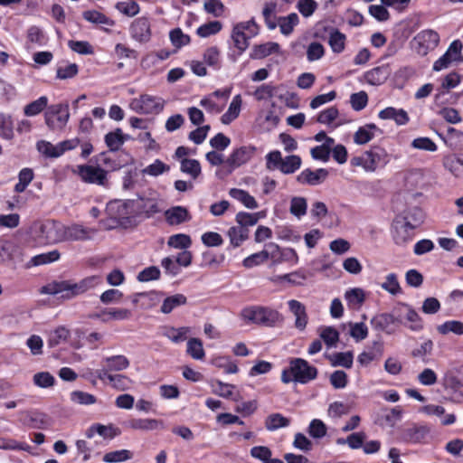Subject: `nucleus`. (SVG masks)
<instances>
[{
	"label": "nucleus",
	"instance_id": "obj_1",
	"mask_svg": "<svg viewBox=\"0 0 463 463\" xmlns=\"http://www.w3.org/2000/svg\"><path fill=\"white\" fill-rule=\"evenodd\" d=\"M96 277H88L79 282L69 280L52 281L41 288L42 294L61 295V298L71 299L81 295L96 285Z\"/></svg>",
	"mask_w": 463,
	"mask_h": 463
},
{
	"label": "nucleus",
	"instance_id": "obj_2",
	"mask_svg": "<svg viewBox=\"0 0 463 463\" xmlns=\"http://www.w3.org/2000/svg\"><path fill=\"white\" fill-rule=\"evenodd\" d=\"M317 373V369L305 359L293 358L289 361V366L282 371L281 381L284 383L295 382L306 384L315 380Z\"/></svg>",
	"mask_w": 463,
	"mask_h": 463
},
{
	"label": "nucleus",
	"instance_id": "obj_3",
	"mask_svg": "<svg viewBox=\"0 0 463 463\" xmlns=\"http://www.w3.org/2000/svg\"><path fill=\"white\" fill-rule=\"evenodd\" d=\"M31 229L39 243L55 244L64 241V225L54 220L36 222Z\"/></svg>",
	"mask_w": 463,
	"mask_h": 463
},
{
	"label": "nucleus",
	"instance_id": "obj_4",
	"mask_svg": "<svg viewBox=\"0 0 463 463\" xmlns=\"http://www.w3.org/2000/svg\"><path fill=\"white\" fill-rule=\"evenodd\" d=\"M241 317L246 323L269 327L274 326L277 323L282 321V316L278 310L263 306L244 307L241 312Z\"/></svg>",
	"mask_w": 463,
	"mask_h": 463
},
{
	"label": "nucleus",
	"instance_id": "obj_5",
	"mask_svg": "<svg viewBox=\"0 0 463 463\" xmlns=\"http://www.w3.org/2000/svg\"><path fill=\"white\" fill-rule=\"evenodd\" d=\"M390 156L385 149L375 146L364 152L361 156L353 159V165L362 166L368 172H373L379 166L385 165Z\"/></svg>",
	"mask_w": 463,
	"mask_h": 463
},
{
	"label": "nucleus",
	"instance_id": "obj_6",
	"mask_svg": "<svg viewBox=\"0 0 463 463\" xmlns=\"http://www.w3.org/2000/svg\"><path fill=\"white\" fill-rule=\"evenodd\" d=\"M165 103L160 97L143 94L133 99L129 103V108L138 114H159L164 109Z\"/></svg>",
	"mask_w": 463,
	"mask_h": 463
},
{
	"label": "nucleus",
	"instance_id": "obj_7",
	"mask_svg": "<svg viewBox=\"0 0 463 463\" xmlns=\"http://www.w3.org/2000/svg\"><path fill=\"white\" fill-rule=\"evenodd\" d=\"M439 43V33L434 30L427 29L414 36L411 41V46L418 54L425 56L430 51L434 50Z\"/></svg>",
	"mask_w": 463,
	"mask_h": 463
},
{
	"label": "nucleus",
	"instance_id": "obj_8",
	"mask_svg": "<svg viewBox=\"0 0 463 463\" xmlns=\"http://www.w3.org/2000/svg\"><path fill=\"white\" fill-rule=\"evenodd\" d=\"M69 118L68 104L51 105L45 112V123L52 130H62Z\"/></svg>",
	"mask_w": 463,
	"mask_h": 463
},
{
	"label": "nucleus",
	"instance_id": "obj_9",
	"mask_svg": "<svg viewBox=\"0 0 463 463\" xmlns=\"http://www.w3.org/2000/svg\"><path fill=\"white\" fill-rule=\"evenodd\" d=\"M254 147L241 146L233 150L230 156L225 161L223 169L216 172V175L222 177L223 175H230L235 168L247 163L254 153Z\"/></svg>",
	"mask_w": 463,
	"mask_h": 463
},
{
	"label": "nucleus",
	"instance_id": "obj_10",
	"mask_svg": "<svg viewBox=\"0 0 463 463\" xmlns=\"http://www.w3.org/2000/svg\"><path fill=\"white\" fill-rule=\"evenodd\" d=\"M75 173L82 182L97 185H106L108 182L107 171L99 166L90 165H80Z\"/></svg>",
	"mask_w": 463,
	"mask_h": 463
},
{
	"label": "nucleus",
	"instance_id": "obj_11",
	"mask_svg": "<svg viewBox=\"0 0 463 463\" xmlns=\"http://www.w3.org/2000/svg\"><path fill=\"white\" fill-rule=\"evenodd\" d=\"M130 34L139 43H146L151 38V24L147 17H138L130 25Z\"/></svg>",
	"mask_w": 463,
	"mask_h": 463
},
{
	"label": "nucleus",
	"instance_id": "obj_12",
	"mask_svg": "<svg viewBox=\"0 0 463 463\" xmlns=\"http://www.w3.org/2000/svg\"><path fill=\"white\" fill-rule=\"evenodd\" d=\"M134 206L135 202L133 201L110 203L109 205V214L113 219L123 224L133 216Z\"/></svg>",
	"mask_w": 463,
	"mask_h": 463
},
{
	"label": "nucleus",
	"instance_id": "obj_13",
	"mask_svg": "<svg viewBox=\"0 0 463 463\" xmlns=\"http://www.w3.org/2000/svg\"><path fill=\"white\" fill-rule=\"evenodd\" d=\"M392 71L388 64L375 67L364 74V80L373 86H378L384 83L390 77Z\"/></svg>",
	"mask_w": 463,
	"mask_h": 463
},
{
	"label": "nucleus",
	"instance_id": "obj_14",
	"mask_svg": "<svg viewBox=\"0 0 463 463\" xmlns=\"http://www.w3.org/2000/svg\"><path fill=\"white\" fill-rule=\"evenodd\" d=\"M327 176L328 171L324 168L316 171L305 169L297 176V181L303 184L317 185L323 183Z\"/></svg>",
	"mask_w": 463,
	"mask_h": 463
},
{
	"label": "nucleus",
	"instance_id": "obj_15",
	"mask_svg": "<svg viewBox=\"0 0 463 463\" xmlns=\"http://www.w3.org/2000/svg\"><path fill=\"white\" fill-rule=\"evenodd\" d=\"M290 312L295 317V326L300 331H303L307 325L308 317L306 307L299 301L291 299L288 302Z\"/></svg>",
	"mask_w": 463,
	"mask_h": 463
},
{
	"label": "nucleus",
	"instance_id": "obj_16",
	"mask_svg": "<svg viewBox=\"0 0 463 463\" xmlns=\"http://www.w3.org/2000/svg\"><path fill=\"white\" fill-rule=\"evenodd\" d=\"M397 322V319L389 313H380L373 317L371 325L373 328L379 332H385L386 334H392L394 330L392 326Z\"/></svg>",
	"mask_w": 463,
	"mask_h": 463
},
{
	"label": "nucleus",
	"instance_id": "obj_17",
	"mask_svg": "<svg viewBox=\"0 0 463 463\" xmlns=\"http://www.w3.org/2000/svg\"><path fill=\"white\" fill-rule=\"evenodd\" d=\"M425 214L418 206H409L403 212L404 228L410 231L419 227L424 221Z\"/></svg>",
	"mask_w": 463,
	"mask_h": 463
},
{
	"label": "nucleus",
	"instance_id": "obj_18",
	"mask_svg": "<svg viewBox=\"0 0 463 463\" xmlns=\"http://www.w3.org/2000/svg\"><path fill=\"white\" fill-rule=\"evenodd\" d=\"M96 232L95 229L84 228L81 225L74 224L71 226L64 225V241L87 240Z\"/></svg>",
	"mask_w": 463,
	"mask_h": 463
},
{
	"label": "nucleus",
	"instance_id": "obj_19",
	"mask_svg": "<svg viewBox=\"0 0 463 463\" xmlns=\"http://www.w3.org/2000/svg\"><path fill=\"white\" fill-rule=\"evenodd\" d=\"M382 130L375 124H366L360 127L354 135V141L357 145H364L370 142L376 135H381Z\"/></svg>",
	"mask_w": 463,
	"mask_h": 463
},
{
	"label": "nucleus",
	"instance_id": "obj_20",
	"mask_svg": "<svg viewBox=\"0 0 463 463\" xmlns=\"http://www.w3.org/2000/svg\"><path fill=\"white\" fill-rule=\"evenodd\" d=\"M430 433V428L425 425H413L403 431L402 439L408 443H420Z\"/></svg>",
	"mask_w": 463,
	"mask_h": 463
},
{
	"label": "nucleus",
	"instance_id": "obj_21",
	"mask_svg": "<svg viewBox=\"0 0 463 463\" xmlns=\"http://www.w3.org/2000/svg\"><path fill=\"white\" fill-rule=\"evenodd\" d=\"M126 426L132 430L146 431L165 428L164 422L156 419H131L126 422Z\"/></svg>",
	"mask_w": 463,
	"mask_h": 463
},
{
	"label": "nucleus",
	"instance_id": "obj_22",
	"mask_svg": "<svg viewBox=\"0 0 463 463\" xmlns=\"http://www.w3.org/2000/svg\"><path fill=\"white\" fill-rule=\"evenodd\" d=\"M95 434H99L104 439H113L120 434V430L113 425H102L99 423L91 425L86 431L87 438L91 439Z\"/></svg>",
	"mask_w": 463,
	"mask_h": 463
},
{
	"label": "nucleus",
	"instance_id": "obj_23",
	"mask_svg": "<svg viewBox=\"0 0 463 463\" xmlns=\"http://www.w3.org/2000/svg\"><path fill=\"white\" fill-rule=\"evenodd\" d=\"M165 220L170 225H178L190 220V215L186 208L175 206L165 213Z\"/></svg>",
	"mask_w": 463,
	"mask_h": 463
},
{
	"label": "nucleus",
	"instance_id": "obj_24",
	"mask_svg": "<svg viewBox=\"0 0 463 463\" xmlns=\"http://www.w3.org/2000/svg\"><path fill=\"white\" fill-rule=\"evenodd\" d=\"M383 354V343L374 342L369 351H364L358 355L357 362L363 366H367L372 361L379 359Z\"/></svg>",
	"mask_w": 463,
	"mask_h": 463
},
{
	"label": "nucleus",
	"instance_id": "obj_25",
	"mask_svg": "<svg viewBox=\"0 0 463 463\" xmlns=\"http://www.w3.org/2000/svg\"><path fill=\"white\" fill-rule=\"evenodd\" d=\"M379 118L382 119H393L398 125H405L409 121L407 112L402 109H397L392 107L386 108L379 112Z\"/></svg>",
	"mask_w": 463,
	"mask_h": 463
},
{
	"label": "nucleus",
	"instance_id": "obj_26",
	"mask_svg": "<svg viewBox=\"0 0 463 463\" xmlns=\"http://www.w3.org/2000/svg\"><path fill=\"white\" fill-rule=\"evenodd\" d=\"M265 428L269 431H275L280 428H287L290 424V419L281 413L275 412L268 415L264 421Z\"/></svg>",
	"mask_w": 463,
	"mask_h": 463
},
{
	"label": "nucleus",
	"instance_id": "obj_27",
	"mask_svg": "<svg viewBox=\"0 0 463 463\" xmlns=\"http://www.w3.org/2000/svg\"><path fill=\"white\" fill-rule=\"evenodd\" d=\"M128 138L129 136L125 135L120 128H116L105 136V143L110 151H118Z\"/></svg>",
	"mask_w": 463,
	"mask_h": 463
},
{
	"label": "nucleus",
	"instance_id": "obj_28",
	"mask_svg": "<svg viewBox=\"0 0 463 463\" xmlns=\"http://www.w3.org/2000/svg\"><path fill=\"white\" fill-rule=\"evenodd\" d=\"M187 303V298L184 294H175L165 298L160 307L163 314H170L175 308L184 306Z\"/></svg>",
	"mask_w": 463,
	"mask_h": 463
},
{
	"label": "nucleus",
	"instance_id": "obj_29",
	"mask_svg": "<svg viewBox=\"0 0 463 463\" xmlns=\"http://www.w3.org/2000/svg\"><path fill=\"white\" fill-rule=\"evenodd\" d=\"M229 194L235 200L240 201L245 207L249 209H256L259 204L255 198L251 196L247 191L238 188H232Z\"/></svg>",
	"mask_w": 463,
	"mask_h": 463
},
{
	"label": "nucleus",
	"instance_id": "obj_30",
	"mask_svg": "<svg viewBox=\"0 0 463 463\" xmlns=\"http://www.w3.org/2000/svg\"><path fill=\"white\" fill-rule=\"evenodd\" d=\"M241 104L242 99L241 95L233 97L228 110L221 118L222 123L228 125L237 118L241 112Z\"/></svg>",
	"mask_w": 463,
	"mask_h": 463
},
{
	"label": "nucleus",
	"instance_id": "obj_31",
	"mask_svg": "<svg viewBox=\"0 0 463 463\" xmlns=\"http://www.w3.org/2000/svg\"><path fill=\"white\" fill-rule=\"evenodd\" d=\"M298 22L299 19L296 13H291L287 16H280L276 20L277 26H279L280 32L284 35H289Z\"/></svg>",
	"mask_w": 463,
	"mask_h": 463
},
{
	"label": "nucleus",
	"instance_id": "obj_32",
	"mask_svg": "<svg viewBox=\"0 0 463 463\" xmlns=\"http://www.w3.org/2000/svg\"><path fill=\"white\" fill-rule=\"evenodd\" d=\"M301 163V158L298 156H288L283 158L279 170L284 175H290L300 168Z\"/></svg>",
	"mask_w": 463,
	"mask_h": 463
},
{
	"label": "nucleus",
	"instance_id": "obj_33",
	"mask_svg": "<svg viewBox=\"0 0 463 463\" xmlns=\"http://www.w3.org/2000/svg\"><path fill=\"white\" fill-rule=\"evenodd\" d=\"M0 137L6 140H12L14 137V122L9 114L0 113Z\"/></svg>",
	"mask_w": 463,
	"mask_h": 463
},
{
	"label": "nucleus",
	"instance_id": "obj_34",
	"mask_svg": "<svg viewBox=\"0 0 463 463\" xmlns=\"http://www.w3.org/2000/svg\"><path fill=\"white\" fill-rule=\"evenodd\" d=\"M437 331L442 335L454 334L456 335H463V322L459 320H449L437 326Z\"/></svg>",
	"mask_w": 463,
	"mask_h": 463
},
{
	"label": "nucleus",
	"instance_id": "obj_35",
	"mask_svg": "<svg viewBox=\"0 0 463 463\" xmlns=\"http://www.w3.org/2000/svg\"><path fill=\"white\" fill-rule=\"evenodd\" d=\"M345 35L339 32L337 29L332 28L329 33L328 43L332 51L335 53H340L345 50Z\"/></svg>",
	"mask_w": 463,
	"mask_h": 463
},
{
	"label": "nucleus",
	"instance_id": "obj_36",
	"mask_svg": "<svg viewBox=\"0 0 463 463\" xmlns=\"http://www.w3.org/2000/svg\"><path fill=\"white\" fill-rule=\"evenodd\" d=\"M232 37L235 47L240 51V52H244L248 48L249 39L251 38L243 32L242 26L236 25L233 27Z\"/></svg>",
	"mask_w": 463,
	"mask_h": 463
},
{
	"label": "nucleus",
	"instance_id": "obj_37",
	"mask_svg": "<svg viewBox=\"0 0 463 463\" xmlns=\"http://www.w3.org/2000/svg\"><path fill=\"white\" fill-rule=\"evenodd\" d=\"M186 352L195 360H203L205 356L203 342L195 337L188 340Z\"/></svg>",
	"mask_w": 463,
	"mask_h": 463
},
{
	"label": "nucleus",
	"instance_id": "obj_38",
	"mask_svg": "<svg viewBox=\"0 0 463 463\" xmlns=\"http://www.w3.org/2000/svg\"><path fill=\"white\" fill-rule=\"evenodd\" d=\"M104 362L109 371H123L129 366V360L121 354L106 357Z\"/></svg>",
	"mask_w": 463,
	"mask_h": 463
},
{
	"label": "nucleus",
	"instance_id": "obj_39",
	"mask_svg": "<svg viewBox=\"0 0 463 463\" xmlns=\"http://www.w3.org/2000/svg\"><path fill=\"white\" fill-rule=\"evenodd\" d=\"M278 12V5L271 1L265 4L262 11L265 23L269 29L273 30L277 27L275 14Z\"/></svg>",
	"mask_w": 463,
	"mask_h": 463
},
{
	"label": "nucleus",
	"instance_id": "obj_40",
	"mask_svg": "<svg viewBox=\"0 0 463 463\" xmlns=\"http://www.w3.org/2000/svg\"><path fill=\"white\" fill-rule=\"evenodd\" d=\"M133 453L128 449H120L108 452L103 457L105 463H119L131 459Z\"/></svg>",
	"mask_w": 463,
	"mask_h": 463
},
{
	"label": "nucleus",
	"instance_id": "obj_41",
	"mask_svg": "<svg viewBox=\"0 0 463 463\" xmlns=\"http://www.w3.org/2000/svg\"><path fill=\"white\" fill-rule=\"evenodd\" d=\"M279 45L277 43H266L263 44L256 45L253 50V58L262 59L270 55L271 53L278 52Z\"/></svg>",
	"mask_w": 463,
	"mask_h": 463
},
{
	"label": "nucleus",
	"instance_id": "obj_42",
	"mask_svg": "<svg viewBox=\"0 0 463 463\" xmlns=\"http://www.w3.org/2000/svg\"><path fill=\"white\" fill-rule=\"evenodd\" d=\"M181 171L196 179L201 175L200 163L196 159L184 158L181 160Z\"/></svg>",
	"mask_w": 463,
	"mask_h": 463
},
{
	"label": "nucleus",
	"instance_id": "obj_43",
	"mask_svg": "<svg viewBox=\"0 0 463 463\" xmlns=\"http://www.w3.org/2000/svg\"><path fill=\"white\" fill-rule=\"evenodd\" d=\"M82 16L85 20L92 24H105L109 26H112L114 24V22L111 19L96 10L85 11L83 12Z\"/></svg>",
	"mask_w": 463,
	"mask_h": 463
},
{
	"label": "nucleus",
	"instance_id": "obj_44",
	"mask_svg": "<svg viewBox=\"0 0 463 463\" xmlns=\"http://www.w3.org/2000/svg\"><path fill=\"white\" fill-rule=\"evenodd\" d=\"M60 257L59 250H53L33 257L30 262L33 266L45 265L58 260Z\"/></svg>",
	"mask_w": 463,
	"mask_h": 463
},
{
	"label": "nucleus",
	"instance_id": "obj_45",
	"mask_svg": "<svg viewBox=\"0 0 463 463\" xmlns=\"http://www.w3.org/2000/svg\"><path fill=\"white\" fill-rule=\"evenodd\" d=\"M345 298L349 307H360L365 298L364 292L362 288H355L349 289L345 294Z\"/></svg>",
	"mask_w": 463,
	"mask_h": 463
},
{
	"label": "nucleus",
	"instance_id": "obj_46",
	"mask_svg": "<svg viewBox=\"0 0 463 463\" xmlns=\"http://www.w3.org/2000/svg\"><path fill=\"white\" fill-rule=\"evenodd\" d=\"M167 244L175 249L186 250L192 245V240L187 234L178 233L170 236Z\"/></svg>",
	"mask_w": 463,
	"mask_h": 463
},
{
	"label": "nucleus",
	"instance_id": "obj_47",
	"mask_svg": "<svg viewBox=\"0 0 463 463\" xmlns=\"http://www.w3.org/2000/svg\"><path fill=\"white\" fill-rule=\"evenodd\" d=\"M36 148L45 157L56 158L61 156L59 152L58 144L52 145L49 141L40 140L36 144Z\"/></svg>",
	"mask_w": 463,
	"mask_h": 463
},
{
	"label": "nucleus",
	"instance_id": "obj_48",
	"mask_svg": "<svg viewBox=\"0 0 463 463\" xmlns=\"http://www.w3.org/2000/svg\"><path fill=\"white\" fill-rule=\"evenodd\" d=\"M307 200L301 196H295L290 201L289 212L292 215L301 218L307 213Z\"/></svg>",
	"mask_w": 463,
	"mask_h": 463
},
{
	"label": "nucleus",
	"instance_id": "obj_49",
	"mask_svg": "<svg viewBox=\"0 0 463 463\" xmlns=\"http://www.w3.org/2000/svg\"><path fill=\"white\" fill-rule=\"evenodd\" d=\"M381 287L392 296L402 293V288L395 273L388 274L385 278V281L382 283Z\"/></svg>",
	"mask_w": 463,
	"mask_h": 463
},
{
	"label": "nucleus",
	"instance_id": "obj_50",
	"mask_svg": "<svg viewBox=\"0 0 463 463\" xmlns=\"http://www.w3.org/2000/svg\"><path fill=\"white\" fill-rule=\"evenodd\" d=\"M33 171L31 168H23L18 175V183L14 186L16 193H23L33 179Z\"/></svg>",
	"mask_w": 463,
	"mask_h": 463
},
{
	"label": "nucleus",
	"instance_id": "obj_51",
	"mask_svg": "<svg viewBox=\"0 0 463 463\" xmlns=\"http://www.w3.org/2000/svg\"><path fill=\"white\" fill-rule=\"evenodd\" d=\"M248 229L241 226L232 227L228 231V236L230 238L231 243L234 247L240 246L248 238Z\"/></svg>",
	"mask_w": 463,
	"mask_h": 463
},
{
	"label": "nucleus",
	"instance_id": "obj_52",
	"mask_svg": "<svg viewBox=\"0 0 463 463\" xmlns=\"http://www.w3.org/2000/svg\"><path fill=\"white\" fill-rule=\"evenodd\" d=\"M16 246L14 242L0 240V263L10 261L14 259Z\"/></svg>",
	"mask_w": 463,
	"mask_h": 463
},
{
	"label": "nucleus",
	"instance_id": "obj_53",
	"mask_svg": "<svg viewBox=\"0 0 463 463\" xmlns=\"http://www.w3.org/2000/svg\"><path fill=\"white\" fill-rule=\"evenodd\" d=\"M407 311L405 319L410 323L409 328L412 331L418 332L423 329V323L419 314L411 307L404 305Z\"/></svg>",
	"mask_w": 463,
	"mask_h": 463
},
{
	"label": "nucleus",
	"instance_id": "obj_54",
	"mask_svg": "<svg viewBox=\"0 0 463 463\" xmlns=\"http://www.w3.org/2000/svg\"><path fill=\"white\" fill-rule=\"evenodd\" d=\"M116 9L121 14L133 17L140 11L138 4L134 0H127L116 4Z\"/></svg>",
	"mask_w": 463,
	"mask_h": 463
},
{
	"label": "nucleus",
	"instance_id": "obj_55",
	"mask_svg": "<svg viewBox=\"0 0 463 463\" xmlns=\"http://www.w3.org/2000/svg\"><path fill=\"white\" fill-rule=\"evenodd\" d=\"M169 38L172 44L177 49L189 44L191 41L190 36L184 33L180 28L171 30L169 33Z\"/></svg>",
	"mask_w": 463,
	"mask_h": 463
},
{
	"label": "nucleus",
	"instance_id": "obj_56",
	"mask_svg": "<svg viewBox=\"0 0 463 463\" xmlns=\"http://www.w3.org/2000/svg\"><path fill=\"white\" fill-rule=\"evenodd\" d=\"M47 97L42 96L38 99L26 105L24 107V112L28 117L35 116L43 110V109L47 106Z\"/></svg>",
	"mask_w": 463,
	"mask_h": 463
},
{
	"label": "nucleus",
	"instance_id": "obj_57",
	"mask_svg": "<svg viewBox=\"0 0 463 463\" xmlns=\"http://www.w3.org/2000/svg\"><path fill=\"white\" fill-rule=\"evenodd\" d=\"M308 434L314 439H322L326 435V424L318 419L312 420L308 426Z\"/></svg>",
	"mask_w": 463,
	"mask_h": 463
},
{
	"label": "nucleus",
	"instance_id": "obj_58",
	"mask_svg": "<svg viewBox=\"0 0 463 463\" xmlns=\"http://www.w3.org/2000/svg\"><path fill=\"white\" fill-rule=\"evenodd\" d=\"M190 332V328L186 326L175 328H169L165 335L174 343L184 342L187 338V335Z\"/></svg>",
	"mask_w": 463,
	"mask_h": 463
},
{
	"label": "nucleus",
	"instance_id": "obj_59",
	"mask_svg": "<svg viewBox=\"0 0 463 463\" xmlns=\"http://www.w3.org/2000/svg\"><path fill=\"white\" fill-rule=\"evenodd\" d=\"M260 219V213H250L240 212L236 214V222L241 227L247 228L248 226L255 225Z\"/></svg>",
	"mask_w": 463,
	"mask_h": 463
},
{
	"label": "nucleus",
	"instance_id": "obj_60",
	"mask_svg": "<svg viewBox=\"0 0 463 463\" xmlns=\"http://www.w3.org/2000/svg\"><path fill=\"white\" fill-rule=\"evenodd\" d=\"M203 62L209 66L219 68L220 66V51L217 47L212 46L207 48L203 52Z\"/></svg>",
	"mask_w": 463,
	"mask_h": 463
},
{
	"label": "nucleus",
	"instance_id": "obj_61",
	"mask_svg": "<svg viewBox=\"0 0 463 463\" xmlns=\"http://www.w3.org/2000/svg\"><path fill=\"white\" fill-rule=\"evenodd\" d=\"M320 337L328 347L335 346L339 339V333L332 326L325 327L321 330Z\"/></svg>",
	"mask_w": 463,
	"mask_h": 463
},
{
	"label": "nucleus",
	"instance_id": "obj_62",
	"mask_svg": "<svg viewBox=\"0 0 463 463\" xmlns=\"http://www.w3.org/2000/svg\"><path fill=\"white\" fill-rule=\"evenodd\" d=\"M169 165H165L161 160L156 159L153 164L144 168L142 170V173L144 175H148L151 176H157L165 172L169 171Z\"/></svg>",
	"mask_w": 463,
	"mask_h": 463
},
{
	"label": "nucleus",
	"instance_id": "obj_63",
	"mask_svg": "<svg viewBox=\"0 0 463 463\" xmlns=\"http://www.w3.org/2000/svg\"><path fill=\"white\" fill-rule=\"evenodd\" d=\"M221 29L222 24L219 21H213L201 25L197 29V34L204 38L219 33Z\"/></svg>",
	"mask_w": 463,
	"mask_h": 463
},
{
	"label": "nucleus",
	"instance_id": "obj_64",
	"mask_svg": "<svg viewBox=\"0 0 463 463\" xmlns=\"http://www.w3.org/2000/svg\"><path fill=\"white\" fill-rule=\"evenodd\" d=\"M338 109L335 107H330L318 114L317 121L321 124L330 125L338 118Z\"/></svg>",
	"mask_w": 463,
	"mask_h": 463
}]
</instances>
